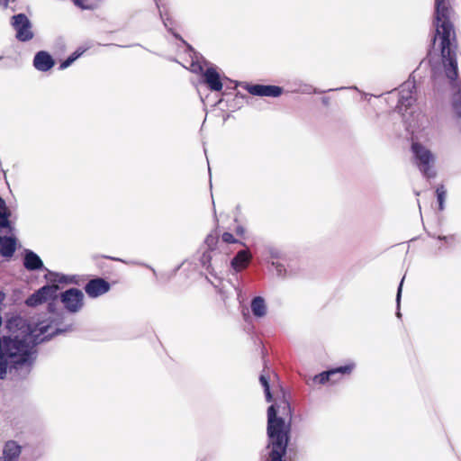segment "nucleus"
I'll list each match as a JSON object with an SVG mask.
<instances>
[{
  "label": "nucleus",
  "mask_w": 461,
  "mask_h": 461,
  "mask_svg": "<svg viewBox=\"0 0 461 461\" xmlns=\"http://www.w3.org/2000/svg\"><path fill=\"white\" fill-rule=\"evenodd\" d=\"M52 326L40 323L32 333H12L0 336V379L5 380L10 375L14 379L24 377L32 365L33 347L50 339L54 335L70 331L71 325L55 328L51 333L48 332Z\"/></svg>",
  "instance_id": "nucleus-1"
},
{
  "label": "nucleus",
  "mask_w": 461,
  "mask_h": 461,
  "mask_svg": "<svg viewBox=\"0 0 461 461\" xmlns=\"http://www.w3.org/2000/svg\"><path fill=\"white\" fill-rule=\"evenodd\" d=\"M450 7L446 0H435V27L433 44L439 40V49L445 68L446 77L456 81L458 77L457 68V39L454 24L450 21Z\"/></svg>",
  "instance_id": "nucleus-2"
},
{
  "label": "nucleus",
  "mask_w": 461,
  "mask_h": 461,
  "mask_svg": "<svg viewBox=\"0 0 461 461\" xmlns=\"http://www.w3.org/2000/svg\"><path fill=\"white\" fill-rule=\"evenodd\" d=\"M291 408L284 400L267 410V435L271 461H282L286 452L290 432Z\"/></svg>",
  "instance_id": "nucleus-3"
},
{
  "label": "nucleus",
  "mask_w": 461,
  "mask_h": 461,
  "mask_svg": "<svg viewBox=\"0 0 461 461\" xmlns=\"http://www.w3.org/2000/svg\"><path fill=\"white\" fill-rule=\"evenodd\" d=\"M49 284L43 285L41 288L44 289H56L59 288V285H77L83 286V288H110L112 285H115L121 283V278L115 279H104L96 277L88 280L86 276L79 275H64L61 273L49 272L45 276Z\"/></svg>",
  "instance_id": "nucleus-4"
},
{
  "label": "nucleus",
  "mask_w": 461,
  "mask_h": 461,
  "mask_svg": "<svg viewBox=\"0 0 461 461\" xmlns=\"http://www.w3.org/2000/svg\"><path fill=\"white\" fill-rule=\"evenodd\" d=\"M411 149L417 160V165L423 175L428 178L434 177L436 173L432 169V164L434 163L432 153L419 142H413Z\"/></svg>",
  "instance_id": "nucleus-5"
},
{
  "label": "nucleus",
  "mask_w": 461,
  "mask_h": 461,
  "mask_svg": "<svg viewBox=\"0 0 461 461\" xmlns=\"http://www.w3.org/2000/svg\"><path fill=\"white\" fill-rule=\"evenodd\" d=\"M11 24L16 31V38L18 41H28L33 38L31 22L24 14L14 15Z\"/></svg>",
  "instance_id": "nucleus-6"
},
{
  "label": "nucleus",
  "mask_w": 461,
  "mask_h": 461,
  "mask_svg": "<svg viewBox=\"0 0 461 461\" xmlns=\"http://www.w3.org/2000/svg\"><path fill=\"white\" fill-rule=\"evenodd\" d=\"M356 367L354 362H349L345 366L324 371L313 376L312 382L315 384H325L327 382H337L339 379L335 378L337 375H349Z\"/></svg>",
  "instance_id": "nucleus-7"
},
{
  "label": "nucleus",
  "mask_w": 461,
  "mask_h": 461,
  "mask_svg": "<svg viewBox=\"0 0 461 461\" xmlns=\"http://www.w3.org/2000/svg\"><path fill=\"white\" fill-rule=\"evenodd\" d=\"M82 290H65L61 294V302L70 312H77L83 305Z\"/></svg>",
  "instance_id": "nucleus-8"
},
{
  "label": "nucleus",
  "mask_w": 461,
  "mask_h": 461,
  "mask_svg": "<svg viewBox=\"0 0 461 461\" xmlns=\"http://www.w3.org/2000/svg\"><path fill=\"white\" fill-rule=\"evenodd\" d=\"M244 88L252 95L277 97L283 94V88L278 86L246 84Z\"/></svg>",
  "instance_id": "nucleus-9"
},
{
  "label": "nucleus",
  "mask_w": 461,
  "mask_h": 461,
  "mask_svg": "<svg viewBox=\"0 0 461 461\" xmlns=\"http://www.w3.org/2000/svg\"><path fill=\"white\" fill-rule=\"evenodd\" d=\"M413 90H415L414 85L405 84L402 86L397 104V108L400 111H407L415 103L416 97Z\"/></svg>",
  "instance_id": "nucleus-10"
},
{
  "label": "nucleus",
  "mask_w": 461,
  "mask_h": 461,
  "mask_svg": "<svg viewBox=\"0 0 461 461\" xmlns=\"http://www.w3.org/2000/svg\"><path fill=\"white\" fill-rule=\"evenodd\" d=\"M203 82L212 92L221 91L223 85L220 74L214 68H208L203 74Z\"/></svg>",
  "instance_id": "nucleus-11"
},
{
  "label": "nucleus",
  "mask_w": 461,
  "mask_h": 461,
  "mask_svg": "<svg viewBox=\"0 0 461 461\" xmlns=\"http://www.w3.org/2000/svg\"><path fill=\"white\" fill-rule=\"evenodd\" d=\"M54 65L55 60L49 52L41 50L35 54L33 66L37 70L46 72L51 69Z\"/></svg>",
  "instance_id": "nucleus-12"
},
{
  "label": "nucleus",
  "mask_w": 461,
  "mask_h": 461,
  "mask_svg": "<svg viewBox=\"0 0 461 461\" xmlns=\"http://www.w3.org/2000/svg\"><path fill=\"white\" fill-rule=\"evenodd\" d=\"M252 259V254L248 248L240 250L230 261L231 267L240 272L248 267Z\"/></svg>",
  "instance_id": "nucleus-13"
},
{
  "label": "nucleus",
  "mask_w": 461,
  "mask_h": 461,
  "mask_svg": "<svg viewBox=\"0 0 461 461\" xmlns=\"http://www.w3.org/2000/svg\"><path fill=\"white\" fill-rule=\"evenodd\" d=\"M21 453V445L15 440H8L4 446L3 456H0V461H18Z\"/></svg>",
  "instance_id": "nucleus-14"
},
{
  "label": "nucleus",
  "mask_w": 461,
  "mask_h": 461,
  "mask_svg": "<svg viewBox=\"0 0 461 461\" xmlns=\"http://www.w3.org/2000/svg\"><path fill=\"white\" fill-rule=\"evenodd\" d=\"M16 250V240L14 237H1L0 254L5 258H11Z\"/></svg>",
  "instance_id": "nucleus-15"
},
{
  "label": "nucleus",
  "mask_w": 461,
  "mask_h": 461,
  "mask_svg": "<svg viewBox=\"0 0 461 461\" xmlns=\"http://www.w3.org/2000/svg\"><path fill=\"white\" fill-rule=\"evenodd\" d=\"M23 266L27 270L33 271L42 268L43 262L36 253L27 250L23 258Z\"/></svg>",
  "instance_id": "nucleus-16"
},
{
  "label": "nucleus",
  "mask_w": 461,
  "mask_h": 461,
  "mask_svg": "<svg viewBox=\"0 0 461 461\" xmlns=\"http://www.w3.org/2000/svg\"><path fill=\"white\" fill-rule=\"evenodd\" d=\"M56 290H36V292L26 300L28 306H37L42 302L46 301L48 296H50L52 292Z\"/></svg>",
  "instance_id": "nucleus-17"
},
{
  "label": "nucleus",
  "mask_w": 461,
  "mask_h": 461,
  "mask_svg": "<svg viewBox=\"0 0 461 461\" xmlns=\"http://www.w3.org/2000/svg\"><path fill=\"white\" fill-rule=\"evenodd\" d=\"M251 311L254 316L262 318L267 314V305L261 296L255 297L251 302Z\"/></svg>",
  "instance_id": "nucleus-18"
},
{
  "label": "nucleus",
  "mask_w": 461,
  "mask_h": 461,
  "mask_svg": "<svg viewBox=\"0 0 461 461\" xmlns=\"http://www.w3.org/2000/svg\"><path fill=\"white\" fill-rule=\"evenodd\" d=\"M11 216V212L6 206L5 201L0 197V228H10L11 223L9 221V217Z\"/></svg>",
  "instance_id": "nucleus-19"
},
{
  "label": "nucleus",
  "mask_w": 461,
  "mask_h": 461,
  "mask_svg": "<svg viewBox=\"0 0 461 461\" xmlns=\"http://www.w3.org/2000/svg\"><path fill=\"white\" fill-rule=\"evenodd\" d=\"M205 243L210 250L221 249V238L218 233H211L206 237Z\"/></svg>",
  "instance_id": "nucleus-20"
},
{
  "label": "nucleus",
  "mask_w": 461,
  "mask_h": 461,
  "mask_svg": "<svg viewBox=\"0 0 461 461\" xmlns=\"http://www.w3.org/2000/svg\"><path fill=\"white\" fill-rule=\"evenodd\" d=\"M221 244H226V245H229V244H239V245H241V246H244L246 247L245 243H243L242 241H240L237 238H235V236L230 233V232H228V231H225L223 232L221 235Z\"/></svg>",
  "instance_id": "nucleus-21"
},
{
  "label": "nucleus",
  "mask_w": 461,
  "mask_h": 461,
  "mask_svg": "<svg viewBox=\"0 0 461 461\" xmlns=\"http://www.w3.org/2000/svg\"><path fill=\"white\" fill-rule=\"evenodd\" d=\"M436 195L437 200L438 203V210L443 211L444 210V202L447 196V190L444 186V185H439L436 188Z\"/></svg>",
  "instance_id": "nucleus-22"
},
{
  "label": "nucleus",
  "mask_w": 461,
  "mask_h": 461,
  "mask_svg": "<svg viewBox=\"0 0 461 461\" xmlns=\"http://www.w3.org/2000/svg\"><path fill=\"white\" fill-rule=\"evenodd\" d=\"M453 109L456 115L461 118V86L453 95Z\"/></svg>",
  "instance_id": "nucleus-23"
},
{
  "label": "nucleus",
  "mask_w": 461,
  "mask_h": 461,
  "mask_svg": "<svg viewBox=\"0 0 461 461\" xmlns=\"http://www.w3.org/2000/svg\"><path fill=\"white\" fill-rule=\"evenodd\" d=\"M83 51L77 50L72 53L67 59L62 61L59 65V69H65L69 67L77 59L82 55Z\"/></svg>",
  "instance_id": "nucleus-24"
},
{
  "label": "nucleus",
  "mask_w": 461,
  "mask_h": 461,
  "mask_svg": "<svg viewBox=\"0 0 461 461\" xmlns=\"http://www.w3.org/2000/svg\"><path fill=\"white\" fill-rule=\"evenodd\" d=\"M259 382L262 384V386L264 387L267 401L271 402L272 394L270 392L268 379L265 375H261L259 377Z\"/></svg>",
  "instance_id": "nucleus-25"
},
{
  "label": "nucleus",
  "mask_w": 461,
  "mask_h": 461,
  "mask_svg": "<svg viewBox=\"0 0 461 461\" xmlns=\"http://www.w3.org/2000/svg\"><path fill=\"white\" fill-rule=\"evenodd\" d=\"M75 5L80 7L81 9H93L94 5L90 0H72Z\"/></svg>",
  "instance_id": "nucleus-26"
},
{
  "label": "nucleus",
  "mask_w": 461,
  "mask_h": 461,
  "mask_svg": "<svg viewBox=\"0 0 461 461\" xmlns=\"http://www.w3.org/2000/svg\"><path fill=\"white\" fill-rule=\"evenodd\" d=\"M212 256L210 252H204L202 256L201 262L209 270L211 268Z\"/></svg>",
  "instance_id": "nucleus-27"
},
{
  "label": "nucleus",
  "mask_w": 461,
  "mask_h": 461,
  "mask_svg": "<svg viewBox=\"0 0 461 461\" xmlns=\"http://www.w3.org/2000/svg\"><path fill=\"white\" fill-rule=\"evenodd\" d=\"M108 290H86L87 295L93 299L103 295Z\"/></svg>",
  "instance_id": "nucleus-28"
},
{
  "label": "nucleus",
  "mask_w": 461,
  "mask_h": 461,
  "mask_svg": "<svg viewBox=\"0 0 461 461\" xmlns=\"http://www.w3.org/2000/svg\"><path fill=\"white\" fill-rule=\"evenodd\" d=\"M273 266H275L276 270L279 276H285V268L284 265L280 263H273Z\"/></svg>",
  "instance_id": "nucleus-29"
},
{
  "label": "nucleus",
  "mask_w": 461,
  "mask_h": 461,
  "mask_svg": "<svg viewBox=\"0 0 461 461\" xmlns=\"http://www.w3.org/2000/svg\"><path fill=\"white\" fill-rule=\"evenodd\" d=\"M402 290H397V294H396V303H397V307L399 308L400 307V302H401V297H402ZM396 315L398 318H401L402 314L400 312V310L398 309L397 312H396Z\"/></svg>",
  "instance_id": "nucleus-30"
},
{
  "label": "nucleus",
  "mask_w": 461,
  "mask_h": 461,
  "mask_svg": "<svg viewBox=\"0 0 461 461\" xmlns=\"http://www.w3.org/2000/svg\"><path fill=\"white\" fill-rule=\"evenodd\" d=\"M244 232H245L244 228L241 226H238L235 229V234L237 237L242 238L244 236Z\"/></svg>",
  "instance_id": "nucleus-31"
},
{
  "label": "nucleus",
  "mask_w": 461,
  "mask_h": 461,
  "mask_svg": "<svg viewBox=\"0 0 461 461\" xmlns=\"http://www.w3.org/2000/svg\"><path fill=\"white\" fill-rule=\"evenodd\" d=\"M7 4H8V0H0V5L7 6Z\"/></svg>",
  "instance_id": "nucleus-32"
},
{
  "label": "nucleus",
  "mask_w": 461,
  "mask_h": 461,
  "mask_svg": "<svg viewBox=\"0 0 461 461\" xmlns=\"http://www.w3.org/2000/svg\"><path fill=\"white\" fill-rule=\"evenodd\" d=\"M402 284H403V279L401 281V283H400V285H399V286H398V288H399V289H402Z\"/></svg>",
  "instance_id": "nucleus-33"
},
{
  "label": "nucleus",
  "mask_w": 461,
  "mask_h": 461,
  "mask_svg": "<svg viewBox=\"0 0 461 461\" xmlns=\"http://www.w3.org/2000/svg\"><path fill=\"white\" fill-rule=\"evenodd\" d=\"M449 239H450L452 241H454V240H455V236H453V235H452V236H450V237H449Z\"/></svg>",
  "instance_id": "nucleus-34"
}]
</instances>
